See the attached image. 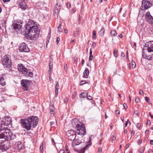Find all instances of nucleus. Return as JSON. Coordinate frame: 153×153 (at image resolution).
I'll return each instance as SVG.
<instances>
[{"label": "nucleus", "instance_id": "f257e3e1", "mask_svg": "<svg viewBox=\"0 0 153 153\" xmlns=\"http://www.w3.org/2000/svg\"><path fill=\"white\" fill-rule=\"evenodd\" d=\"M0 138H4L6 140L0 143V150L3 152L9 149L11 146L10 141L16 139V136L10 130L5 128L0 131Z\"/></svg>", "mask_w": 153, "mask_h": 153}, {"label": "nucleus", "instance_id": "f03ea898", "mask_svg": "<svg viewBox=\"0 0 153 153\" xmlns=\"http://www.w3.org/2000/svg\"><path fill=\"white\" fill-rule=\"evenodd\" d=\"M24 34L26 37L29 38H36L39 35V31L38 27L35 25L34 21L30 20L25 26Z\"/></svg>", "mask_w": 153, "mask_h": 153}, {"label": "nucleus", "instance_id": "7ed1b4c3", "mask_svg": "<svg viewBox=\"0 0 153 153\" xmlns=\"http://www.w3.org/2000/svg\"><path fill=\"white\" fill-rule=\"evenodd\" d=\"M39 121L38 118L35 116H31L27 119H21V123L23 128L27 130H29L31 128L35 127L37 125Z\"/></svg>", "mask_w": 153, "mask_h": 153}, {"label": "nucleus", "instance_id": "20e7f679", "mask_svg": "<svg viewBox=\"0 0 153 153\" xmlns=\"http://www.w3.org/2000/svg\"><path fill=\"white\" fill-rule=\"evenodd\" d=\"M1 61L4 67L9 68H12L11 60L8 55L4 56L2 58Z\"/></svg>", "mask_w": 153, "mask_h": 153}, {"label": "nucleus", "instance_id": "39448f33", "mask_svg": "<svg viewBox=\"0 0 153 153\" xmlns=\"http://www.w3.org/2000/svg\"><path fill=\"white\" fill-rule=\"evenodd\" d=\"M152 5V4L148 0H143L142 2L141 8L142 10H145L149 8Z\"/></svg>", "mask_w": 153, "mask_h": 153}, {"label": "nucleus", "instance_id": "423d86ee", "mask_svg": "<svg viewBox=\"0 0 153 153\" xmlns=\"http://www.w3.org/2000/svg\"><path fill=\"white\" fill-rule=\"evenodd\" d=\"M19 49L21 52H28L30 51L27 45L24 43H23L19 45Z\"/></svg>", "mask_w": 153, "mask_h": 153}, {"label": "nucleus", "instance_id": "0eeeda50", "mask_svg": "<svg viewBox=\"0 0 153 153\" xmlns=\"http://www.w3.org/2000/svg\"><path fill=\"white\" fill-rule=\"evenodd\" d=\"M79 131L78 134L82 137V135H84L85 134L86 131L85 125L82 123V125L77 127L76 128Z\"/></svg>", "mask_w": 153, "mask_h": 153}, {"label": "nucleus", "instance_id": "6e6552de", "mask_svg": "<svg viewBox=\"0 0 153 153\" xmlns=\"http://www.w3.org/2000/svg\"><path fill=\"white\" fill-rule=\"evenodd\" d=\"M18 69L20 73L24 74V76H27L26 74L27 73V70L25 67L22 64H19L18 66Z\"/></svg>", "mask_w": 153, "mask_h": 153}, {"label": "nucleus", "instance_id": "1a4fd4ad", "mask_svg": "<svg viewBox=\"0 0 153 153\" xmlns=\"http://www.w3.org/2000/svg\"><path fill=\"white\" fill-rule=\"evenodd\" d=\"M2 120L4 127L10 125H11L12 121L11 117H4Z\"/></svg>", "mask_w": 153, "mask_h": 153}, {"label": "nucleus", "instance_id": "9d476101", "mask_svg": "<svg viewBox=\"0 0 153 153\" xmlns=\"http://www.w3.org/2000/svg\"><path fill=\"white\" fill-rule=\"evenodd\" d=\"M30 81L27 79H22L21 81V84L23 87L24 91H27L28 90L29 86V82Z\"/></svg>", "mask_w": 153, "mask_h": 153}, {"label": "nucleus", "instance_id": "9b49d317", "mask_svg": "<svg viewBox=\"0 0 153 153\" xmlns=\"http://www.w3.org/2000/svg\"><path fill=\"white\" fill-rule=\"evenodd\" d=\"M73 126L76 128L77 127L82 125V123L79 121L77 118H74L73 119L71 122Z\"/></svg>", "mask_w": 153, "mask_h": 153}, {"label": "nucleus", "instance_id": "f8f14e48", "mask_svg": "<svg viewBox=\"0 0 153 153\" xmlns=\"http://www.w3.org/2000/svg\"><path fill=\"white\" fill-rule=\"evenodd\" d=\"M146 45L147 47L148 52H153V41L147 42Z\"/></svg>", "mask_w": 153, "mask_h": 153}, {"label": "nucleus", "instance_id": "ddd939ff", "mask_svg": "<svg viewBox=\"0 0 153 153\" xmlns=\"http://www.w3.org/2000/svg\"><path fill=\"white\" fill-rule=\"evenodd\" d=\"M142 56L143 58L149 60H153V54H149V53L147 54L145 52L143 51Z\"/></svg>", "mask_w": 153, "mask_h": 153}, {"label": "nucleus", "instance_id": "4468645a", "mask_svg": "<svg viewBox=\"0 0 153 153\" xmlns=\"http://www.w3.org/2000/svg\"><path fill=\"white\" fill-rule=\"evenodd\" d=\"M145 17L147 21L149 23L153 24V18L149 12H147L146 15Z\"/></svg>", "mask_w": 153, "mask_h": 153}, {"label": "nucleus", "instance_id": "2eb2a0df", "mask_svg": "<svg viewBox=\"0 0 153 153\" xmlns=\"http://www.w3.org/2000/svg\"><path fill=\"white\" fill-rule=\"evenodd\" d=\"M13 29H19L21 28L22 26V23L21 22H17L16 23H13Z\"/></svg>", "mask_w": 153, "mask_h": 153}, {"label": "nucleus", "instance_id": "dca6fc26", "mask_svg": "<svg viewBox=\"0 0 153 153\" xmlns=\"http://www.w3.org/2000/svg\"><path fill=\"white\" fill-rule=\"evenodd\" d=\"M19 7L23 10H25L27 8L26 4L24 1H22L20 3Z\"/></svg>", "mask_w": 153, "mask_h": 153}, {"label": "nucleus", "instance_id": "f3484780", "mask_svg": "<svg viewBox=\"0 0 153 153\" xmlns=\"http://www.w3.org/2000/svg\"><path fill=\"white\" fill-rule=\"evenodd\" d=\"M81 141L79 139H75L72 143V146H74L79 145L81 143Z\"/></svg>", "mask_w": 153, "mask_h": 153}, {"label": "nucleus", "instance_id": "a211bd4d", "mask_svg": "<svg viewBox=\"0 0 153 153\" xmlns=\"http://www.w3.org/2000/svg\"><path fill=\"white\" fill-rule=\"evenodd\" d=\"M76 132L74 131L73 130H69L68 131L66 132V135L68 137H69L71 136L72 135H74L76 134Z\"/></svg>", "mask_w": 153, "mask_h": 153}, {"label": "nucleus", "instance_id": "6ab92c4d", "mask_svg": "<svg viewBox=\"0 0 153 153\" xmlns=\"http://www.w3.org/2000/svg\"><path fill=\"white\" fill-rule=\"evenodd\" d=\"M89 74V71L88 68H85L83 73V77L87 78Z\"/></svg>", "mask_w": 153, "mask_h": 153}, {"label": "nucleus", "instance_id": "aec40b11", "mask_svg": "<svg viewBox=\"0 0 153 153\" xmlns=\"http://www.w3.org/2000/svg\"><path fill=\"white\" fill-rule=\"evenodd\" d=\"M54 8V13L55 14H57L60 10V6L59 5L58 7V5L57 4L55 6Z\"/></svg>", "mask_w": 153, "mask_h": 153}, {"label": "nucleus", "instance_id": "412c9836", "mask_svg": "<svg viewBox=\"0 0 153 153\" xmlns=\"http://www.w3.org/2000/svg\"><path fill=\"white\" fill-rule=\"evenodd\" d=\"M54 107L53 105H51L49 107V109L50 111V114H51L53 115L54 114Z\"/></svg>", "mask_w": 153, "mask_h": 153}, {"label": "nucleus", "instance_id": "4be33fe9", "mask_svg": "<svg viewBox=\"0 0 153 153\" xmlns=\"http://www.w3.org/2000/svg\"><path fill=\"white\" fill-rule=\"evenodd\" d=\"M104 29L103 28H101L98 32L99 35L101 37H102L104 35Z\"/></svg>", "mask_w": 153, "mask_h": 153}, {"label": "nucleus", "instance_id": "5701e85b", "mask_svg": "<svg viewBox=\"0 0 153 153\" xmlns=\"http://www.w3.org/2000/svg\"><path fill=\"white\" fill-rule=\"evenodd\" d=\"M88 93L86 92L82 93L79 95L80 97L84 98L88 96Z\"/></svg>", "mask_w": 153, "mask_h": 153}, {"label": "nucleus", "instance_id": "b1692460", "mask_svg": "<svg viewBox=\"0 0 153 153\" xmlns=\"http://www.w3.org/2000/svg\"><path fill=\"white\" fill-rule=\"evenodd\" d=\"M53 60L51 59L50 60L49 64V71H51L52 70L53 68Z\"/></svg>", "mask_w": 153, "mask_h": 153}, {"label": "nucleus", "instance_id": "393cba45", "mask_svg": "<svg viewBox=\"0 0 153 153\" xmlns=\"http://www.w3.org/2000/svg\"><path fill=\"white\" fill-rule=\"evenodd\" d=\"M0 84L2 86H4L6 85L5 82L4 81V78L1 77L0 79Z\"/></svg>", "mask_w": 153, "mask_h": 153}, {"label": "nucleus", "instance_id": "a878e982", "mask_svg": "<svg viewBox=\"0 0 153 153\" xmlns=\"http://www.w3.org/2000/svg\"><path fill=\"white\" fill-rule=\"evenodd\" d=\"M76 137V134L73 135H72L68 137V139L69 140L72 141L73 142V141L75 139Z\"/></svg>", "mask_w": 153, "mask_h": 153}, {"label": "nucleus", "instance_id": "bb28decb", "mask_svg": "<svg viewBox=\"0 0 153 153\" xmlns=\"http://www.w3.org/2000/svg\"><path fill=\"white\" fill-rule=\"evenodd\" d=\"M111 34L112 37H114L117 35V32L115 30H112L111 31Z\"/></svg>", "mask_w": 153, "mask_h": 153}, {"label": "nucleus", "instance_id": "cd10ccee", "mask_svg": "<svg viewBox=\"0 0 153 153\" xmlns=\"http://www.w3.org/2000/svg\"><path fill=\"white\" fill-rule=\"evenodd\" d=\"M61 25L62 23H60L58 27L57 31L59 33L62 32V30L61 28Z\"/></svg>", "mask_w": 153, "mask_h": 153}, {"label": "nucleus", "instance_id": "c85d7f7f", "mask_svg": "<svg viewBox=\"0 0 153 153\" xmlns=\"http://www.w3.org/2000/svg\"><path fill=\"white\" fill-rule=\"evenodd\" d=\"M36 5L38 6L42 7L44 6V3L42 1L38 2L37 3Z\"/></svg>", "mask_w": 153, "mask_h": 153}, {"label": "nucleus", "instance_id": "c756f323", "mask_svg": "<svg viewBox=\"0 0 153 153\" xmlns=\"http://www.w3.org/2000/svg\"><path fill=\"white\" fill-rule=\"evenodd\" d=\"M130 67H131L133 68H134L136 67V64L134 62L132 61L131 64H130Z\"/></svg>", "mask_w": 153, "mask_h": 153}, {"label": "nucleus", "instance_id": "7c9ffc66", "mask_svg": "<svg viewBox=\"0 0 153 153\" xmlns=\"http://www.w3.org/2000/svg\"><path fill=\"white\" fill-rule=\"evenodd\" d=\"M92 51L91 50V49H90V55L89 57V60H91L93 59V56L92 55Z\"/></svg>", "mask_w": 153, "mask_h": 153}, {"label": "nucleus", "instance_id": "2f4dec72", "mask_svg": "<svg viewBox=\"0 0 153 153\" xmlns=\"http://www.w3.org/2000/svg\"><path fill=\"white\" fill-rule=\"evenodd\" d=\"M145 150V148L144 147H141L138 150V152L139 153H143L144 152Z\"/></svg>", "mask_w": 153, "mask_h": 153}, {"label": "nucleus", "instance_id": "473e14b6", "mask_svg": "<svg viewBox=\"0 0 153 153\" xmlns=\"http://www.w3.org/2000/svg\"><path fill=\"white\" fill-rule=\"evenodd\" d=\"M77 95V92L75 91H74V92L73 93L72 96V97L73 99H74L76 97Z\"/></svg>", "mask_w": 153, "mask_h": 153}, {"label": "nucleus", "instance_id": "72a5a7b5", "mask_svg": "<svg viewBox=\"0 0 153 153\" xmlns=\"http://www.w3.org/2000/svg\"><path fill=\"white\" fill-rule=\"evenodd\" d=\"M56 84L55 86V89L56 90H58L59 89V85L58 82L57 81H56L55 82Z\"/></svg>", "mask_w": 153, "mask_h": 153}, {"label": "nucleus", "instance_id": "f704fd0d", "mask_svg": "<svg viewBox=\"0 0 153 153\" xmlns=\"http://www.w3.org/2000/svg\"><path fill=\"white\" fill-rule=\"evenodd\" d=\"M113 54L114 56L116 57H117L118 56L117 51V50H114Z\"/></svg>", "mask_w": 153, "mask_h": 153}, {"label": "nucleus", "instance_id": "c9c22d12", "mask_svg": "<svg viewBox=\"0 0 153 153\" xmlns=\"http://www.w3.org/2000/svg\"><path fill=\"white\" fill-rule=\"evenodd\" d=\"M87 82L85 80H82L80 82L79 85H83L84 84L87 83Z\"/></svg>", "mask_w": 153, "mask_h": 153}, {"label": "nucleus", "instance_id": "e433bc0d", "mask_svg": "<svg viewBox=\"0 0 153 153\" xmlns=\"http://www.w3.org/2000/svg\"><path fill=\"white\" fill-rule=\"evenodd\" d=\"M40 153H43V144H42L40 145Z\"/></svg>", "mask_w": 153, "mask_h": 153}, {"label": "nucleus", "instance_id": "4c0bfd02", "mask_svg": "<svg viewBox=\"0 0 153 153\" xmlns=\"http://www.w3.org/2000/svg\"><path fill=\"white\" fill-rule=\"evenodd\" d=\"M96 35V31L94 30H93L92 33V37L93 38H95Z\"/></svg>", "mask_w": 153, "mask_h": 153}, {"label": "nucleus", "instance_id": "58836bf2", "mask_svg": "<svg viewBox=\"0 0 153 153\" xmlns=\"http://www.w3.org/2000/svg\"><path fill=\"white\" fill-rule=\"evenodd\" d=\"M55 122H56V120H55V121H51L50 122L51 126L53 127L54 126V125H55Z\"/></svg>", "mask_w": 153, "mask_h": 153}, {"label": "nucleus", "instance_id": "ea45409f", "mask_svg": "<svg viewBox=\"0 0 153 153\" xmlns=\"http://www.w3.org/2000/svg\"><path fill=\"white\" fill-rule=\"evenodd\" d=\"M33 73L32 72H29V73H28V74H26V76H30V77H32L33 76Z\"/></svg>", "mask_w": 153, "mask_h": 153}, {"label": "nucleus", "instance_id": "a19ab883", "mask_svg": "<svg viewBox=\"0 0 153 153\" xmlns=\"http://www.w3.org/2000/svg\"><path fill=\"white\" fill-rule=\"evenodd\" d=\"M3 123H2V120H1V121H0V128L1 127V128H4L5 127L4 126V125H3Z\"/></svg>", "mask_w": 153, "mask_h": 153}, {"label": "nucleus", "instance_id": "79ce46f5", "mask_svg": "<svg viewBox=\"0 0 153 153\" xmlns=\"http://www.w3.org/2000/svg\"><path fill=\"white\" fill-rule=\"evenodd\" d=\"M135 102L136 103H138V102H140V99H139V98L138 97H136L135 98Z\"/></svg>", "mask_w": 153, "mask_h": 153}, {"label": "nucleus", "instance_id": "37998d69", "mask_svg": "<svg viewBox=\"0 0 153 153\" xmlns=\"http://www.w3.org/2000/svg\"><path fill=\"white\" fill-rule=\"evenodd\" d=\"M51 29H50L49 30V31L48 34V38H50L51 37V36L50 35L51 33Z\"/></svg>", "mask_w": 153, "mask_h": 153}, {"label": "nucleus", "instance_id": "c03bdc74", "mask_svg": "<svg viewBox=\"0 0 153 153\" xmlns=\"http://www.w3.org/2000/svg\"><path fill=\"white\" fill-rule=\"evenodd\" d=\"M123 106L125 109H126L127 108V105L126 103H124L123 104Z\"/></svg>", "mask_w": 153, "mask_h": 153}, {"label": "nucleus", "instance_id": "a18cd8bd", "mask_svg": "<svg viewBox=\"0 0 153 153\" xmlns=\"http://www.w3.org/2000/svg\"><path fill=\"white\" fill-rule=\"evenodd\" d=\"M134 114L137 116H138L139 114L138 111L137 110H135L134 111Z\"/></svg>", "mask_w": 153, "mask_h": 153}, {"label": "nucleus", "instance_id": "49530a36", "mask_svg": "<svg viewBox=\"0 0 153 153\" xmlns=\"http://www.w3.org/2000/svg\"><path fill=\"white\" fill-rule=\"evenodd\" d=\"M102 151V148L101 147H99L98 148V151L99 152V153L101 152Z\"/></svg>", "mask_w": 153, "mask_h": 153}, {"label": "nucleus", "instance_id": "de8ad7c7", "mask_svg": "<svg viewBox=\"0 0 153 153\" xmlns=\"http://www.w3.org/2000/svg\"><path fill=\"white\" fill-rule=\"evenodd\" d=\"M136 126L138 128H140V123H137Z\"/></svg>", "mask_w": 153, "mask_h": 153}, {"label": "nucleus", "instance_id": "09e8293b", "mask_svg": "<svg viewBox=\"0 0 153 153\" xmlns=\"http://www.w3.org/2000/svg\"><path fill=\"white\" fill-rule=\"evenodd\" d=\"M65 150L67 152L69 151L68 149V147L67 145H65Z\"/></svg>", "mask_w": 153, "mask_h": 153}, {"label": "nucleus", "instance_id": "8fccbe9b", "mask_svg": "<svg viewBox=\"0 0 153 153\" xmlns=\"http://www.w3.org/2000/svg\"><path fill=\"white\" fill-rule=\"evenodd\" d=\"M116 113L117 115H119L120 113V111L118 110H117L116 111Z\"/></svg>", "mask_w": 153, "mask_h": 153}, {"label": "nucleus", "instance_id": "3c124183", "mask_svg": "<svg viewBox=\"0 0 153 153\" xmlns=\"http://www.w3.org/2000/svg\"><path fill=\"white\" fill-rule=\"evenodd\" d=\"M145 98V100L148 103L149 102V98L147 97H146Z\"/></svg>", "mask_w": 153, "mask_h": 153}, {"label": "nucleus", "instance_id": "603ef678", "mask_svg": "<svg viewBox=\"0 0 153 153\" xmlns=\"http://www.w3.org/2000/svg\"><path fill=\"white\" fill-rule=\"evenodd\" d=\"M59 153H65L64 150L61 149L60 150L59 152Z\"/></svg>", "mask_w": 153, "mask_h": 153}, {"label": "nucleus", "instance_id": "864d4df0", "mask_svg": "<svg viewBox=\"0 0 153 153\" xmlns=\"http://www.w3.org/2000/svg\"><path fill=\"white\" fill-rule=\"evenodd\" d=\"M76 12V10H75V8H73L72 9V10L71 11V12L74 13Z\"/></svg>", "mask_w": 153, "mask_h": 153}, {"label": "nucleus", "instance_id": "5fc2aeb1", "mask_svg": "<svg viewBox=\"0 0 153 153\" xmlns=\"http://www.w3.org/2000/svg\"><path fill=\"white\" fill-rule=\"evenodd\" d=\"M87 98L89 100H92V97L90 96H88L87 97Z\"/></svg>", "mask_w": 153, "mask_h": 153}, {"label": "nucleus", "instance_id": "6e6d98bb", "mask_svg": "<svg viewBox=\"0 0 153 153\" xmlns=\"http://www.w3.org/2000/svg\"><path fill=\"white\" fill-rule=\"evenodd\" d=\"M151 123V122L149 120H147V122H146V124L147 125H148V124H150Z\"/></svg>", "mask_w": 153, "mask_h": 153}, {"label": "nucleus", "instance_id": "4d7b16f0", "mask_svg": "<svg viewBox=\"0 0 153 153\" xmlns=\"http://www.w3.org/2000/svg\"><path fill=\"white\" fill-rule=\"evenodd\" d=\"M134 134V130H133L131 131V134L132 135H133Z\"/></svg>", "mask_w": 153, "mask_h": 153}, {"label": "nucleus", "instance_id": "13d9d810", "mask_svg": "<svg viewBox=\"0 0 153 153\" xmlns=\"http://www.w3.org/2000/svg\"><path fill=\"white\" fill-rule=\"evenodd\" d=\"M118 36L120 38H122L123 37V35L122 34L120 33L118 35Z\"/></svg>", "mask_w": 153, "mask_h": 153}, {"label": "nucleus", "instance_id": "bf43d9fd", "mask_svg": "<svg viewBox=\"0 0 153 153\" xmlns=\"http://www.w3.org/2000/svg\"><path fill=\"white\" fill-rule=\"evenodd\" d=\"M143 93V91L142 90L140 89L139 91V93L140 94H141Z\"/></svg>", "mask_w": 153, "mask_h": 153}, {"label": "nucleus", "instance_id": "052dcab7", "mask_svg": "<svg viewBox=\"0 0 153 153\" xmlns=\"http://www.w3.org/2000/svg\"><path fill=\"white\" fill-rule=\"evenodd\" d=\"M150 144L151 145H153V140H151L150 141Z\"/></svg>", "mask_w": 153, "mask_h": 153}, {"label": "nucleus", "instance_id": "680f3d73", "mask_svg": "<svg viewBox=\"0 0 153 153\" xmlns=\"http://www.w3.org/2000/svg\"><path fill=\"white\" fill-rule=\"evenodd\" d=\"M121 57H124L125 56V54L123 53H122L121 54Z\"/></svg>", "mask_w": 153, "mask_h": 153}, {"label": "nucleus", "instance_id": "e2e57ef3", "mask_svg": "<svg viewBox=\"0 0 153 153\" xmlns=\"http://www.w3.org/2000/svg\"><path fill=\"white\" fill-rule=\"evenodd\" d=\"M60 39H56V44H58L59 41Z\"/></svg>", "mask_w": 153, "mask_h": 153}, {"label": "nucleus", "instance_id": "0e129e2a", "mask_svg": "<svg viewBox=\"0 0 153 153\" xmlns=\"http://www.w3.org/2000/svg\"><path fill=\"white\" fill-rule=\"evenodd\" d=\"M64 68L65 69H66L67 68V65H64Z\"/></svg>", "mask_w": 153, "mask_h": 153}, {"label": "nucleus", "instance_id": "69168bd1", "mask_svg": "<svg viewBox=\"0 0 153 153\" xmlns=\"http://www.w3.org/2000/svg\"><path fill=\"white\" fill-rule=\"evenodd\" d=\"M71 4L69 3H67V7H68L69 6L70 7H71Z\"/></svg>", "mask_w": 153, "mask_h": 153}, {"label": "nucleus", "instance_id": "338daca9", "mask_svg": "<svg viewBox=\"0 0 153 153\" xmlns=\"http://www.w3.org/2000/svg\"><path fill=\"white\" fill-rule=\"evenodd\" d=\"M149 131L148 130H146V131H145V133L146 134H148L149 133Z\"/></svg>", "mask_w": 153, "mask_h": 153}, {"label": "nucleus", "instance_id": "774afa93", "mask_svg": "<svg viewBox=\"0 0 153 153\" xmlns=\"http://www.w3.org/2000/svg\"><path fill=\"white\" fill-rule=\"evenodd\" d=\"M64 31L65 33H67L68 32V30L67 29H65Z\"/></svg>", "mask_w": 153, "mask_h": 153}]
</instances>
